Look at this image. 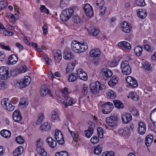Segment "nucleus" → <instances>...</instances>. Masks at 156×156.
Wrapping results in <instances>:
<instances>
[{
  "mask_svg": "<svg viewBox=\"0 0 156 156\" xmlns=\"http://www.w3.org/2000/svg\"><path fill=\"white\" fill-rule=\"evenodd\" d=\"M119 60V58H117L112 61L109 62H108V64L110 66L112 67L118 65Z\"/></svg>",
  "mask_w": 156,
  "mask_h": 156,
  "instance_id": "a18cd8bd",
  "label": "nucleus"
},
{
  "mask_svg": "<svg viewBox=\"0 0 156 156\" xmlns=\"http://www.w3.org/2000/svg\"><path fill=\"white\" fill-rule=\"evenodd\" d=\"M43 31V34L44 35H45L48 32V27L47 25L44 24L42 28Z\"/></svg>",
  "mask_w": 156,
  "mask_h": 156,
  "instance_id": "338daca9",
  "label": "nucleus"
},
{
  "mask_svg": "<svg viewBox=\"0 0 156 156\" xmlns=\"http://www.w3.org/2000/svg\"><path fill=\"white\" fill-rule=\"evenodd\" d=\"M113 107L112 103L108 102H106L102 106V112L104 114H108L112 111Z\"/></svg>",
  "mask_w": 156,
  "mask_h": 156,
  "instance_id": "6e6552de",
  "label": "nucleus"
},
{
  "mask_svg": "<svg viewBox=\"0 0 156 156\" xmlns=\"http://www.w3.org/2000/svg\"><path fill=\"white\" fill-rule=\"evenodd\" d=\"M102 145H97L94 148V153L96 155H99L102 151Z\"/></svg>",
  "mask_w": 156,
  "mask_h": 156,
  "instance_id": "37998d69",
  "label": "nucleus"
},
{
  "mask_svg": "<svg viewBox=\"0 0 156 156\" xmlns=\"http://www.w3.org/2000/svg\"><path fill=\"white\" fill-rule=\"evenodd\" d=\"M36 142V150L37 153L41 156H46L47 153L45 151L43 147V141L41 139H39Z\"/></svg>",
  "mask_w": 156,
  "mask_h": 156,
  "instance_id": "7ed1b4c3",
  "label": "nucleus"
},
{
  "mask_svg": "<svg viewBox=\"0 0 156 156\" xmlns=\"http://www.w3.org/2000/svg\"><path fill=\"white\" fill-rule=\"evenodd\" d=\"M20 71L21 73H24L26 71V66H23L20 69H18V72Z\"/></svg>",
  "mask_w": 156,
  "mask_h": 156,
  "instance_id": "774afa93",
  "label": "nucleus"
},
{
  "mask_svg": "<svg viewBox=\"0 0 156 156\" xmlns=\"http://www.w3.org/2000/svg\"><path fill=\"white\" fill-rule=\"evenodd\" d=\"M1 104L4 108L9 111H12L15 108V106L11 104V101L7 98L2 100Z\"/></svg>",
  "mask_w": 156,
  "mask_h": 156,
  "instance_id": "423d86ee",
  "label": "nucleus"
},
{
  "mask_svg": "<svg viewBox=\"0 0 156 156\" xmlns=\"http://www.w3.org/2000/svg\"><path fill=\"white\" fill-rule=\"evenodd\" d=\"M40 10L42 12H44L47 13V14H48L49 13V10L46 8L44 5H41L40 7Z\"/></svg>",
  "mask_w": 156,
  "mask_h": 156,
  "instance_id": "5fc2aeb1",
  "label": "nucleus"
},
{
  "mask_svg": "<svg viewBox=\"0 0 156 156\" xmlns=\"http://www.w3.org/2000/svg\"><path fill=\"white\" fill-rule=\"evenodd\" d=\"M137 15L138 17L141 19L145 18L147 15L146 11L142 9H139L137 10Z\"/></svg>",
  "mask_w": 156,
  "mask_h": 156,
  "instance_id": "4be33fe9",
  "label": "nucleus"
},
{
  "mask_svg": "<svg viewBox=\"0 0 156 156\" xmlns=\"http://www.w3.org/2000/svg\"><path fill=\"white\" fill-rule=\"evenodd\" d=\"M134 51L136 55L139 56L142 54L143 49L140 46H138L135 47Z\"/></svg>",
  "mask_w": 156,
  "mask_h": 156,
  "instance_id": "c756f323",
  "label": "nucleus"
},
{
  "mask_svg": "<svg viewBox=\"0 0 156 156\" xmlns=\"http://www.w3.org/2000/svg\"><path fill=\"white\" fill-rule=\"evenodd\" d=\"M23 148L22 147H18L16 148L15 151H13V154L14 156H18L21 154L23 152Z\"/></svg>",
  "mask_w": 156,
  "mask_h": 156,
  "instance_id": "bb28decb",
  "label": "nucleus"
},
{
  "mask_svg": "<svg viewBox=\"0 0 156 156\" xmlns=\"http://www.w3.org/2000/svg\"><path fill=\"white\" fill-rule=\"evenodd\" d=\"M75 66V64L73 62L69 63L68 64V66L66 69L67 73H68L72 72Z\"/></svg>",
  "mask_w": 156,
  "mask_h": 156,
  "instance_id": "ea45409f",
  "label": "nucleus"
},
{
  "mask_svg": "<svg viewBox=\"0 0 156 156\" xmlns=\"http://www.w3.org/2000/svg\"><path fill=\"white\" fill-rule=\"evenodd\" d=\"M126 81L132 87L135 88L137 87L138 83L134 78L131 76H129L126 79Z\"/></svg>",
  "mask_w": 156,
  "mask_h": 156,
  "instance_id": "ddd939ff",
  "label": "nucleus"
},
{
  "mask_svg": "<svg viewBox=\"0 0 156 156\" xmlns=\"http://www.w3.org/2000/svg\"><path fill=\"white\" fill-rule=\"evenodd\" d=\"M31 80L30 77L28 76H26L24 77V78L20 80L19 84L21 87L24 88L29 85Z\"/></svg>",
  "mask_w": 156,
  "mask_h": 156,
  "instance_id": "f8f14e48",
  "label": "nucleus"
},
{
  "mask_svg": "<svg viewBox=\"0 0 156 156\" xmlns=\"http://www.w3.org/2000/svg\"><path fill=\"white\" fill-rule=\"evenodd\" d=\"M101 9L100 10L99 12L101 15H103L104 14L105 11L106 10V8L105 6H102V7H100Z\"/></svg>",
  "mask_w": 156,
  "mask_h": 156,
  "instance_id": "0e129e2a",
  "label": "nucleus"
},
{
  "mask_svg": "<svg viewBox=\"0 0 156 156\" xmlns=\"http://www.w3.org/2000/svg\"><path fill=\"white\" fill-rule=\"evenodd\" d=\"M16 140L17 142L19 144H21L24 143V140L21 136H18L16 138Z\"/></svg>",
  "mask_w": 156,
  "mask_h": 156,
  "instance_id": "13d9d810",
  "label": "nucleus"
},
{
  "mask_svg": "<svg viewBox=\"0 0 156 156\" xmlns=\"http://www.w3.org/2000/svg\"><path fill=\"white\" fill-rule=\"evenodd\" d=\"M76 102V101L73 98H70L69 101V102L67 103L68 106H71L73 104H74Z\"/></svg>",
  "mask_w": 156,
  "mask_h": 156,
  "instance_id": "680f3d73",
  "label": "nucleus"
},
{
  "mask_svg": "<svg viewBox=\"0 0 156 156\" xmlns=\"http://www.w3.org/2000/svg\"><path fill=\"white\" fill-rule=\"evenodd\" d=\"M8 5V3L5 1L0 2V10L6 7Z\"/></svg>",
  "mask_w": 156,
  "mask_h": 156,
  "instance_id": "8fccbe9b",
  "label": "nucleus"
},
{
  "mask_svg": "<svg viewBox=\"0 0 156 156\" xmlns=\"http://www.w3.org/2000/svg\"><path fill=\"white\" fill-rule=\"evenodd\" d=\"M78 76L80 78L81 80L84 81H86L87 80V74L85 72L80 74Z\"/></svg>",
  "mask_w": 156,
  "mask_h": 156,
  "instance_id": "09e8293b",
  "label": "nucleus"
},
{
  "mask_svg": "<svg viewBox=\"0 0 156 156\" xmlns=\"http://www.w3.org/2000/svg\"><path fill=\"white\" fill-rule=\"evenodd\" d=\"M101 53L100 51L98 48L92 49L89 53L90 56L92 57H98L100 55Z\"/></svg>",
  "mask_w": 156,
  "mask_h": 156,
  "instance_id": "412c9836",
  "label": "nucleus"
},
{
  "mask_svg": "<svg viewBox=\"0 0 156 156\" xmlns=\"http://www.w3.org/2000/svg\"><path fill=\"white\" fill-rule=\"evenodd\" d=\"M1 135L5 138H8L11 135L10 132L7 130H3L0 132Z\"/></svg>",
  "mask_w": 156,
  "mask_h": 156,
  "instance_id": "e433bc0d",
  "label": "nucleus"
},
{
  "mask_svg": "<svg viewBox=\"0 0 156 156\" xmlns=\"http://www.w3.org/2000/svg\"><path fill=\"white\" fill-rule=\"evenodd\" d=\"M143 68L147 70H150L152 68L148 62H145L143 64Z\"/></svg>",
  "mask_w": 156,
  "mask_h": 156,
  "instance_id": "de8ad7c7",
  "label": "nucleus"
},
{
  "mask_svg": "<svg viewBox=\"0 0 156 156\" xmlns=\"http://www.w3.org/2000/svg\"><path fill=\"white\" fill-rule=\"evenodd\" d=\"M73 21L76 23H80L81 21V19L80 16H75L73 18Z\"/></svg>",
  "mask_w": 156,
  "mask_h": 156,
  "instance_id": "6e6d98bb",
  "label": "nucleus"
},
{
  "mask_svg": "<svg viewBox=\"0 0 156 156\" xmlns=\"http://www.w3.org/2000/svg\"><path fill=\"white\" fill-rule=\"evenodd\" d=\"M84 10L87 16L91 17L94 15L93 9L91 6L89 4L86 3L84 6Z\"/></svg>",
  "mask_w": 156,
  "mask_h": 156,
  "instance_id": "9b49d317",
  "label": "nucleus"
},
{
  "mask_svg": "<svg viewBox=\"0 0 156 156\" xmlns=\"http://www.w3.org/2000/svg\"><path fill=\"white\" fill-rule=\"evenodd\" d=\"M48 94L50 95V89L45 86H42L41 89V96H45Z\"/></svg>",
  "mask_w": 156,
  "mask_h": 156,
  "instance_id": "5701e85b",
  "label": "nucleus"
},
{
  "mask_svg": "<svg viewBox=\"0 0 156 156\" xmlns=\"http://www.w3.org/2000/svg\"><path fill=\"white\" fill-rule=\"evenodd\" d=\"M120 28L121 30L125 33H129L131 30V27L129 23L126 21L122 23Z\"/></svg>",
  "mask_w": 156,
  "mask_h": 156,
  "instance_id": "2eb2a0df",
  "label": "nucleus"
},
{
  "mask_svg": "<svg viewBox=\"0 0 156 156\" xmlns=\"http://www.w3.org/2000/svg\"><path fill=\"white\" fill-rule=\"evenodd\" d=\"M55 137L57 142L60 145H63L65 143V141L62 132L60 130L56 129Z\"/></svg>",
  "mask_w": 156,
  "mask_h": 156,
  "instance_id": "1a4fd4ad",
  "label": "nucleus"
},
{
  "mask_svg": "<svg viewBox=\"0 0 156 156\" xmlns=\"http://www.w3.org/2000/svg\"><path fill=\"white\" fill-rule=\"evenodd\" d=\"M44 58L45 62L48 64H50L51 62V60L47 56V55H45L44 56Z\"/></svg>",
  "mask_w": 156,
  "mask_h": 156,
  "instance_id": "69168bd1",
  "label": "nucleus"
},
{
  "mask_svg": "<svg viewBox=\"0 0 156 156\" xmlns=\"http://www.w3.org/2000/svg\"><path fill=\"white\" fill-rule=\"evenodd\" d=\"M97 133L98 136L101 138H102L103 136V130L102 128L100 127L97 128Z\"/></svg>",
  "mask_w": 156,
  "mask_h": 156,
  "instance_id": "c03bdc74",
  "label": "nucleus"
},
{
  "mask_svg": "<svg viewBox=\"0 0 156 156\" xmlns=\"http://www.w3.org/2000/svg\"><path fill=\"white\" fill-rule=\"evenodd\" d=\"M107 125L111 127H114L117 126L118 123V118L116 116H110L106 119Z\"/></svg>",
  "mask_w": 156,
  "mask_h": 156,
  "instance_id": "0eeeda50",
  "label": "nucleus"
},
{
  "mask_svg": "<svg viewBox=\"0 0 156 156\" xmlns=\"http://www.w3.org/2000/svg\"><path fill=\"white\" fill-rule=\"evenodd\" d=\"M44 118V115L43 114L41 115L37 120V124H39L41 123L42 122Z\"/></svg>",
  "mask_w": 156,
  "mask_h": 156,
  "instance_id": "e2e57ef3",
  "label": "nucleus"
},
{
  "mask_svg": "<svg viewBox=\"0 0 156 156\" xmlns=\"http://www.w3.org/2000/svg\"><path fill=\"white\" fill-rule=\"evenodd\" d=\"M51 128V126L50 124L47 122L43 123L40 127L41 129V130L45 131L50 130Z\"/></svg>",
  "mask_w": 156,
  "mask_h": 156,
  "instance_id": "72a5a7b5",
  "label": "nucleus"
},
{
  "mask_svg": "<svg viewBox=\"0 0 156 156\" xmlns=\"http://www.w3.org/2000/svg\"><path fill=\"white\" fill-rule=\"evenodd\" d=\"M99 141V138L96 136H93L90 139L91 142L93 144H96Z\"/></svg>",
  "mask_w": 156,
  "mask_h": 156,
  "instance_id": "864d4df0",
  "label": "nucleus"
},
{
  "mask_svg": "<svg viewBox=\"0 0 156 156\" xmlns=\"http://www.w3.org/2000/svg\"><path fill=\"white\" fill-rule=\"evenodd\" d=\"M51 117L53 120H60L58 113L55 111H52L51 112Z\"/></svg>",
  "mask_w": 156,
  "mask_h": 156,
  "instance_id": "f704fd0d",
  "label": "nucleus"
},
{
  "mask_svg": "<svg viewBox=\"0 0 156 156\" xmlns=\"http://www.w3.org/2000/svg\"><path fill=\"white\" fill-rule=\"evenodd\" d=\"M80 43L77 41H73L71 44V48L76 53H79Z\"/></svg>",
  "mask_w": 156,
  "mask_h": 156,
  "instance_id": "f3484780",
  "label": "nucleus"
},
{
  "mask_svg": "<svg viewBox=\"0 0 156 156\" xmlns=\"http://www.w3.org/2000/svg\"><path fill=\"white\" fill-rule=\"evenodd\" d=\"M68 153L65 151L57 152L55 154V156H68Z\"/></svg>",
  "mask_w": 156,
  "mask_h": 156,
  "instance_id": "49530a36",
  "label": "nucleus"
},
{
  "mask_svg": "<svg viewBox=\"0 0 156 156\" xmlns=\"http://www.w3.org/2000/svg\"><path fill=\"white\" fill-rule=\"evenodd\" d=\"M17 60V56L14 54H12L8 58L6 63L8 65L14 64L16 62Z\"/></svg>",
  "mask_w": 156,
  "mask_h": 156,
  "instance_id": "6ab92c4d",
  "label": "nucleus"
},
{
  "mask_svg": "<svg viewBox=\"0 0 156 156\" xmlns=\"http://www.w3.org/2000/svg\"><path fill=\"white\" fill-rule=\"evenodd\" d=\"M12 117L13 120L16 122H19L22 119L21 114L18 109L16 110L13 112Z\"/></svg>",
  "mask_w": 156,
  "mask_h": 156,
  "instance_id": "dca6fc26",
  "label": "nucleus"
},
{
  "mask_svg": "<svg viewBox=\"0 0 156 156\" xmlns=\"http://www.w3.org/2000/svg\"><path fill=\"white\" fill-rule=\"evenodd\" d=\"M46 142L52 148L55 147L57 144L56 142L51 137L47 138Z\"/></svg>",
  "mask_w": 156,
  "mask_h": 156,
  "instance_id": "b1692460",
  "label": "nucleus"
},
{
  "mask_svg": "<svg viewBox=\"0 0 156 156\" xmlns=\"http://www.w3.org/2000/svg\"><path fill=\"white\" fill-rule=\"evenodd\" d=\"M73 12V9L71 8L66 9L63 10L60 16L61 21L62 22L67 21Z\"/></svg>",
  "mask_w": 156,
  "mask_h": 156,
  "instance_id": "f257e3e1",
  "label": "nucleus"
},
{
  "mask_svg": "<svg viewBox=\"0 0 156 156\" xmlns=\"http://www.w3.org/2000/svg\"><path fill=\"white\" fill-rule=\"evenodd\" d=\"M89 34L92 36H96L99 34V30L96 28H93L88 30Z\"/></svg>",
  "mask_w": 156,
  "mask_h": 156,
  "instance_id": "473e14b6",
  "label": "nucleus"
},
{
  "mask_svg": "<svg viewBox=\"0 0 156 156\" xmlns=\"http://www.w3.org/2000/svg\"><path fill=\"white\" fill-rule=\"evenodd\" d=\"M153 140V137L151 135H147L146 138L145 142L147 146L149 147L151 144Z\"/></svg>",
  "mask_w": 156,
  "mask_h": 156,
  "instance_id": "cd10ccee",
  "label": "nucleus"
},
{
  "mask_svg": "<svg viewBox=\"0 0 156 156\" xmlns=\"http://www.w3.org/2000/svg\"><path fill=\"white\" fill-rule=\"evenodd\" d=\"M106 94L108 98L111 99H114L116 96L115 92L111 90L106 92Z\"/></svg>",
  "mask_w": 156,
  "mask_h": 156,
  "instance_id": "c85d7f7f",
  "label": "nucleus"
},
{
  "mask_svg": "<svg viewBox=\"0 0 156 156\" xmlns=\"http://www.w3.org/2000/svg\"><path fill=\"white\" fill-rule=\"evenodd\" d=\"M9 68L7 66L0 67V79L5 80L9 78L10 76Z\"/></svg>",
  "mask_w": 156,
  "mask_h": 156,
  "instance_id": "20e7f679",
  "label": "nucleus"
},
{
  "mask_svg": "<svg viewBox=\"0 0 156 156\" xmlns=\"http://www.w3.org/2000/svg\"><path fill=\"white\" fill-rule=\"evenodd\" d=\"M122 119L124 123H127L131 121L132 116L129 112H125L122 115Z\"/></svg>",
  "mask_w": 156,
  "mask_h": 156,
  "instance_id": "4468645a",
  "label": "nucleus"
},
{
  "mask_svg": "<svg viewBox=\"0 0 156 156\" xmlns=\"http://www.w3.org/2000/svg\"><path fill=\"white\" fill-rule=\"evenodd\" d=\"M73 57V55L70 51H65L63 53V57L65 59H70Z\"/></svg>",
  "mask_w": 156,
  "mask_h": 156,
  "instance_id": "58836bf2",
  "label": "nucleus"
},
{
  "mask_svg": "<svg viewBox=\"0 0 156 156\" xmlns=\"http://www.w3.org/2000/svg\"><path fill=\"white\" fill-rule=\"evenodd\" d=\"M102 156H115L113 151H111L109 152H104L102 154Z\"/></svg>",
  "mask_w": 156,
  "mask_h": 156,
  "instance_id": "4d7b16f0",
  "label": "nucleus"
},
{
  "mask_svg": "<svg viewBox=\"0 0 156 156\" xmlns=\"http://www.w3.org/2000/svg\"><path fill=\"white\" fill-rule=\"evenodd\" d=\"M102 71L104 74V75L107 78L110 77L112 75V72L110 69L104 68L102 70Z\"/></svg>",
  "mask_w": 156,
  "mask_h": 156,
  "instance_id": "a878e982",
  "label": "nucleus"
},
{
  "mask_svg": "<svg viewBox=\"0 0 156 156\" xmlns=\"http://www.w3.org/2000/svg\"><path fill=\"white\" fill-rule=\"evenodd\" d=\"M88 91V88L87 86L85 84L83 85V87L81 90V92L83 95H86Z\"/></svg>",
  "mask_w": 156,
  "mask_h": 156,
  "instance_id": "3c124183",
  "label": "nucleus"
},
{
  "mask_svg": "<svg viewBox=\"0 0 156 156\" xmlns=\"http://www.w3.org/2000/svg\"><path fill=\"white\" fill-rule=\"evenodd\" d=\"M119 78L116 75H114L111 78V80L108 82V84L110 86H114L117 83Z\"/></svg>",
  "mask_w": 156,
  "mask_h": 156,
  "instance_id": "393cba45",
  "label": "nucleus"
},
{
  "mask_svg": "<svg viewBox=\"0 0 156 156\" xmlns=\"http://www.w3.org/2000/svg\"><path fill=\"white\" fill-rule=\"evenodd\" d=\"M121 69L122 73L124 75H129L131 73V68L129 66V63L127 61H125L121 63Z\"/></svg>",
  "mask_w": 156,
  "mask_h": 156,
  "instance_id": "39448f33",
  "label": "nucleus"
},
{
  "mask_svg": "<svg viewBox=\"0 0 156 156\" xmlns=\"http://www.w3.org/2000/svg\"><path fill=\"white\" fill-rule=\"evenodd\" d=\"M105 2L103 0H96L94 4L95 6L97 8H100L103 6Z\"/></svg>",
  "mask_w": 156,
  "mask_h": 156,
  "instance_id": "79ce46f5",
  "label": "nucleus"
},
{
  "mask_svg": "<svg viewBox=\"0 0 156 156\" xmlns=\"http://www.w3.org/2000/svg\"><path fill=\"white\" fill-rule=\"evenodd\" d=\"M136 4L139 6L142 7L145 5L144 0H136Z\"/></svg>",
  "mask_w": 156,
  "mask_h": 156,
  "instance_id": "603ef678",
  "label": "nucleus"
},
{
  "mask_svg": "<svg viewBox=\"0 0 156 156\" xmlns=\"http://www.w3.org/2000/svg\"><path fill=\"white\" fill-rule=\"evenodd\" d=\"M150 118L153 123L156 126V107L151 111Z\"/></svg>",
  "mask_w": 156,
  "mask_h": 156,
  "instance_id": "aec40b11",
  "label": "nucleus"
},
{
  "mask_svg": "<svg viewBox=\"0 0 156 156\" xmlns=\"http://www.w3.org/2000/svg\"><path fill=\"white\" fill-rule=\"evenodd\" d=\"M78 77V75H76V73H72L69 75L68 80L70 82H74L77 79Z\"/></svg>",
  "mask_w": 156,
  "mask_h": 156,
  "instance_id": "c9c22d12",
  "label": "nucleus"
},
{
  "mask_svg": "<svg viewBox=\"0 0 156 156\" xmlns=\"http://www.w3.org/2000/svg\"><path fill=\"white\" fill-rule=\"evenodd\" d=\"M5 57V55L3 51H0V61H3Z\"/></svg>",
  "mask_w": 156,
  "mask_h": 156,
  "instance_id": "052dcab7",
  "label": "nucleus"
},
{
  "mask_svg": "<svg viewBox=\"0 0 156 156\" xmlns=\"http://www.w3.org/2000/svg\"><path fill=\"white\" fill-rule=\"evenodd\" d=\"M88 124L90 125V126H89L87 130L84 131V132L85 133V135L86 136L89 138L91 137L93 133L95 125L91 121H89Z\"/></svg>",
  "mask_w": 156,
  "mask_h": 156,
  "instance_id": "9d476101",
  "label": "nucleus"
},
{
  "mask_svg": "<svg viewBox=\"0 0 156 156\" xmlns=\"http://www.w3.org/2000/svg\"><path fill=\"white\" fill-rule=\"evenodd\" d=\"M3 34L5 36H10L13 35L14 34V33L13 32L5 30L3 31Z\"/></svg>",
  "mask_w": 156,
  "mask_h": 156,
  "instance_id": "bf43d9fd",
  "label": "nucleus"
},
{
  "mask_svg": "<svg viewBox=\"0 0 156 156\" xmlns=\"http://www.w3.org/2000/svg\"><path fill=\"white\" fill-rule=\"evenodd\" d=\"M113 103L115 107L118 109H122L124 107L123 103L119 100H114Z\"/></svg>",
  "mask_w": 156,
  "mask_h": 156,
  "instance_id": "7c9ffc66",
  "label": "nucleus"
},
{
  "mask_svg": "<svg viewBox=\"0 0 156 156\" xmlns=\"http://www.w3.org/2000/svg\"><path fill=\"white\" fill-rule=\"evenodd\" d=\"M54 58L56 62L58 63L61 61L62 57L61 52L60 51H58L55 54Z\"/></svg>",
  "mask_w": 156,
  "mask_h": 156,
  "instance_id": "4c0bfd02",
  "label": "nucleus"
},
{
  "mask_svg": "<svg viewBox=\"0 0 156 156\" xmlns=\"http://www.w3.org/2000/svg\"><path fill=\"white\" fill-rule=\"evenodd\" d=\"M79 53L84 52L88 48V45L87 43L85 42L80 44Z\"/></svg>",
  "mask_w": 156,
  "mask_h": 156,
  "instance_id": "2f4dec72",
  "label": "nucleus"
},
{
  "mask_svg": "<svg viewBox=\"0 0 156 156\" xmlns=\"http://www.w3.org/2000/svg\"><path fill=\"white\" fill-rule=\"evenodd\" d=\"M138 133L141 135L144 134L146 131V126L142 122H140L138 123Z\"/></svg>",
  "mask_w": 156,
  "mask_h": 156,
  "instance_id": "a211bd4d",
  "label": "nucleus"
},
{
  "mask_svg": "<svg viewBox=\"0 0 156 156\" xmlns=\"http://www.w3.org/2000/svg\"><path fill=\"white\" fill-rule=\"evenodd\" d=\"M90 88L91 92L94 94H96L99 92V90L105 88L104 85H101L100 82L97 81L95 83H91L90 85Z\"/></svg>",
  "mask_w": 156,
  "mask_h": 156,
  "instance_id": "f03ea898",
  "label": "nucleus"
},
{
  "mask_svg": "<svg viewBox=\"0 0 156 156\" xmlns=\"http://www.w3.org/2000/svg\"><path fill=\"white\" fill-rule=\"evenodd\" d=\"M129 97L133 100L135 101H138L139 99L138 95L134 92H131L129 94Z\"/></svg>",
  "mask_w": 156,
  "mask_h": 156,
  "instance_id": "a19ab883",
  "label": "nucleus"
}]
</instances>
